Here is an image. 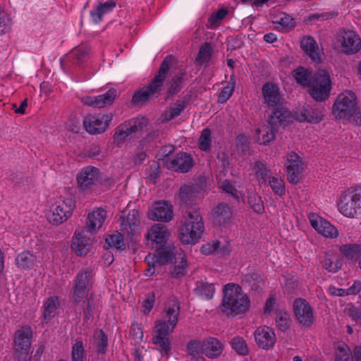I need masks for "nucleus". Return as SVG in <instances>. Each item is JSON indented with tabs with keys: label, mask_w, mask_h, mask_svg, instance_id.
<instances>
[{
	"label": "nucleus",
	"mask_w": 361,
	"mask_h": 361,
	"mask_svg": "<svg viewBox=\"0 0 361 361\" xmlns=\"http://www.w3.org/2000/svg\"><path fill=\"white\" fill-rule=\"evenodd\" d=\"M113 116L112 114L98 115L90 114L84 118L83 126L90 134H100L105 132L109 128Z\"/></svg>",
	"instance_id": "nucleus-15"
},
{
	"label": "nucleus",
	"mask_w": 361,
	"mask_h": 361,
	"mask_svg": "<svg viewBox=\"0 0 361 361\" xmlns=\"http://www.w3.org/2000/svg\"><path fill=\"white\" fill-rule=\"evenodd\" d=\"M188 354L192 358H197L204 354L203 341L198 340H190L186 345Z\"/></svg>",
	"instance_id": "nucleus-50"
},
{
	"label": "nucleus",
	"mask_w": 361,
	"mask_h": 361,
	"mask_svg": "<svg viewBox=\"0 0 361 361\" xmlns=\"http://www.w3.org/2000/svg\"><path fill=\"white\" fill-rule=\"evenodd\" d=\"M247 203L255 212L262 214L264 212V203L261 196L257 193L254 192H248Z\"/></svg>",
	"instance_id": "nucleus-48"
},
{
	"label": "nucleus",
	"mask_w": 361,
	"mask_h": 361,
	"mask_svg": "<svg viewBox=\"0 0 361 361\" xmlns=\"http://www.w3.org/2000/svg\"><path fill=\"white\" fill-rule=\"evenodd\" d=\"M204 354L209 358L219 357L224 350L223 343L216 338L209 337L203 341Z\"/></svg>",
	"instance_id": "nucleus-31"
},
{
	"label": "nucleus",
	"mask_w": 361,
	"mask_h": 361,
	"mask_svg": "<svg viewBox=\"0 0 361 361\" xmlns=\"http://www.w3.org/2000/svg\"><path fill=\"white\" fill-rule=\"evenodd\" d=\"M88 233H83V230L81 229L78 233H75V236L73 238L71 248L75 252L78 256H85L88 252H90L93 247V238Z\"/></svg>",
	"instance_id": "nucleus-21"
},
{
	"label": "nucleus",
	"mask_w": 361,
	"mask_h": 361,
	"mask_svg": "<svg viewBox=\"0 0 361 361\" xmlns=\"http://www.w3.org/2000/svg\"><path fill=\"white\" fill-rule=\"evenodd\" d=\"M157 253L156 263L159 266L169 264L176 259L175 247L168 243L154 250Z\"/></svg>",
	"instance_id": "nucleus-32"
},
{
	"label": "nucleus",
	"mask_w": 361,
	"mask_h": 361,
	"mask_svg": "<svg viewBox=\"0 0 361 361\" xmlns=\"http://www.w3.org/2000/svg\"><path fill=\"white\" fill-rule=\"evenodd\" d=\"M90 49L87 46H80L73 49L69 54L68 58L74 64L83 63L89 55Z\"/></svg>",
	"instance_id": "nucleus-41"
},
{
	"label": "nucleus",
	"mask_w": 361,
	"mask_h": 361,
	"mask_svg": "<svg viewBox=\"0 0 361 361\" xmlns=\"http://www.w3.org/2000/svg\"><path fill=\"white\" fill-rule=\"evenodd\" d=\"M173 60L172 55L166 56L149 84L134 93L132 102L135 105L142 104L152 98L158 97L161 94L164 87V82L169 76Z\"/></svg>",
	"instance_id": "nucleus-3"
},
{
	"label": "nucleus",
	"mask_w": 361,
	"mask_h": 361,
	"mask_svg": "<svg viewBox=\"0 0 361 361\" xmlns=\"http://www.w3.org/2000/svg\"><path fill=\"white\" fill-rule=\"evenodd\" d=\"M212 214L214 222L221 226H226L231 221L232 211L226 203H219L217 206L214 207Z\"/></svg>",
	"instance_id": "nucleus-29"
},
{
	"label": "nucleus",
	"mask_w": 361,
	"mask_h": 361,
	"mask_svg": "<svg viewBox=\"0 0 361 361\" xmlns=\"http://www.w3.org/2000/svg\"><path fill=\"white\" fill-rule=\"evenodd\" d=\"M190 98V95H185L181 100H177L174 104V106L170 107L169 112L166 114V118L164 121H169L179 116L187 107Z\"/></svg>",
	"instance_id": "nucleus-39"
},
{
	"label": "nucleus",
	"mask_w": 361,
	"mask_h": 361,
	"mask_svg": "<svg viewBox=\"0 0 361 361\" xmlns=\"http://www.w3.org/2000/svg\"><path fill=\"white\" fill-rule=\"evenodd\" d=\"M222 292L223 297L219 308L224 315L234 317L249 310L250 298L240 285L234 283H227L224 286Z\"/></svg>",
	"instance_id": "nucleus-2"
},
{
	"label": "nucleus",
	"mask_w": 361,
	"mask_h": 361,
	"mask_svg": "<svg viewBox=\"0 0 361 361\" xmlns=\"http://www.w3.org/2000/svg\"><path fill=\"white\" fill-rule=\"evenodd\" d=\"M195 193V188L193 186L187 185L181 186L179 190V198L182 204L186 206L191 204Z\"/></svg>",
	"instance_id": "nucleus-51"
},
{
	"label": "nucleus",
	"mask_w": 361,
	"mask_h": 361,
	"mask_svg": "<svg viewBox=\"0 0 361 361\" xmlns=\"http://www.w3.org/2000/svg\"><path fill=\"white\" fill-rule=\"evenodd\" d=\"M180 314V306L177 301L166 307L162 319L155 322L153 343L160 348L161 353L168 355L171 350V341L168 336L176 326Z\"/></svg>",
	"instance_id": "nucleus-1"
},
{
	"label": "nucleus",
	"mask_w": 361,
	"mask_h": 361,
	"mask_svg": "<svg viewBox=\"0 0 361 361\" xmlns=\"http://www.w3.org/2000/svg\"><path fill=\"white\" fill-rule=\"evenodd\" d=\"M71 361H86L87 355L85 344L80 338H77L71 348Z\"/></svg>",
	"instance_id": "nucleus-45"
},
{
	"label": "nucleus",
	"mask_w": 361,
	"mask_h": 361,
	"mask_svg": "<svg viewBox=\"0 0 361 361\" xmlns=\"http://www.w3.org/2000/svg\"><path fill=\"white\" fill-rule=\"evenodd\" d=\"M130 336L136 341L140 342L143 339V331L140 325L136 322L131 324Z\"/></svg>",
	"instance_id": "nucleus-63"
},
{
	"label": "nucleus",
	"mask_w": 361,
	"mask_h": 361,
	"mask_svg": "<svg viewBox=\"0 0 361 361\" xmlns=\"http://www.w3.org/2000/svg\"><path fill=\"white\" fill-rule=\"evenodd\" d=\"M334 361H353V357L347 345L338 347Z\"/></svg>",
	"instance_id": "nucleus-59"
},
{
	"label": "nucleus",
	"mask_w": 361,
	"mask_h": 361,
	"mask_svg": "<svg viewBox=\"0 0 361 361\" xmlns=\"http://www.w3.org/2000/svg\"><path fill=\"white\" fill-rule=\"evenodd\" d=\"M120 228L126 235V238L131 241L136 240L140 233V218L139 212L136 209L123 211L118 219Z\"/></svg>",
	"instance_id": "nucleus-11"
},
{
	"label": "nucleus",
	"mask_w": 361,
	"mask_h": 361,
	"mask_svg": "<svg viewBox=\"0 0 361 361\" xmlns=\"http://www.w3.org/2000/svg\"><path fill=\"white\" fill-rule=\"evenodd\" d=\"M96 343L97 353L98 355H104L108 347V336L102 329H97L94 333Z\"/></svg>",
	"instance_id": "nucleus-44"
},
{
	"label": "nucleus",
	"mask_w": 361,
	"mask_h": 361,
	"mask_svg": "<svg viewBox=\"0 0 361 361\" xmlns=\"http://www.w3.org/2000/svg\"><path fill=\"white\" fill-rule=\"evenodd\" d=\"M293 312L298 322L305 327H310L314 322L313 309L304 298H296L293 302Z\"/></svg>",
	"instance_id": "nucleus-16"
},
{
	"label": "nucleus",
	"mask_w": 361,
	"mask_h": 361,
	"mask_svg": "<svg viewBox=\"0 0 361 361\" xmlns=\"http://www.w3.org/2000/svg\"><path fill=\"white\" fill-rule=\"evenodd\" d=\"M148 123V119L145 117H137L125 121L116 128L114 139L117 144H121L128 136L142 131L147 126Z\"/></svg>",
	"instance_id": "nucleus-13"
},
{
	"label": "nucleus",
	"mask_w": 361,
	"mask_h": 361,
	"mask_svg": "<svg viewBox=\"0 0 361 361\" xmlns=\"http://www.w3.org/2000/svg\"><path fill=\"white\" fill-rule=\"evenodd\" d=\"M211 130L207 128L201 133L199 139V148L204 152H209L211 149Z\"/></svg>",
	"instance_id": "nucleus-56"
},
{
	"label": "nucleus",
	"mask_w": 361,
	"mask_h": 361,
	"mask_svg": "<svg viewBox=\"0 0 361 361\" xmlns=\"http://www.w3.org/2000/svg\"><path fill=\"white\" fill-rule=\"evenodd\" d=\"M106 217V212L102 209H97L89 213L85 225L82 228L83 233H88L91 235L98 231L102 226Z\"/></svg>",
	"instance_id": "nucleus-24"
},
{
	"label": "nucleus",
	"mask_w": 361,
	"mask_h": 361,
	"mask_svg": "<svg viewBox=\"0 0 361 361\" xmlns=\"http://www.w3.org/2000/svg\"><path fill=\"white\" fill-rule=\"evenodd\" d=\"M93 284L92 271L90 269H82L76 275L73 288V304H79L87 296Z\"/></svg>",
	"instance_id": "nucleus-10"
},
{
	"label": "nucleus",
	"mask_w": 361,
	"mask_h": 361,
	"mask_svg": "<svg viewBox=\"0 0 361 361\" xmlns=\"http://www.w3.org/2000/svg\"><path fill=\"white\" fill-rule=\"evenodd\" d=\"M212 47L210 43L204 42L201 45L196 61L200 63L208 62L212 54Z\"/></svg>",
	"instance_id": "nucleus-55"
},
{
	"label": "nucleus",
	"mask_w": 361,
	"mask_h": 361,
	"mask_svg": "<svg viewBox=\"0 0 361 361\" xmlns=\"http://www.w3.org/2000/svg\"><path fill=\"white\" fill-rule=\"evenodd\" d=\"M99 169L87 166L81 169L77 175V183L78 188L82 191H89L96 185L99 178Z\"/></svg>",
	"instance_id": "nucleus-18"
},
{
	"label": "nucleus",
	"mask_w": 361,
	"mask_h": 361,
	"mask_svg": "<svg viewBox=\"0 0 361 361\" xmlns=\"http://www.w3.org/2000/svg\"><path fill=\"white\" fill-rule=\"evenodd\" d=\"M310 95L317 102H325L331 94L332 82L329 72L319 69L313 73L308 86Z\"/></svg>",
	"instance_id": "nucleus-5"
},
{
	"label": "nucleus",
	"mask_w": 361,
	"mask_h": 361,
	"mask_svg": "<svg viewBox=\"0 0 361 361\" xmlns=\"http://www.w3.org/2000/svg\"><path fill=\"white\" fill-rule=\"evenodd\" d=\"M340 252L348 259L360 261L361 258V245L348 243L342 245L339 247Z\"/></svg>",
	"instance_id": "nucleus-36"
},
{
	"label": "nucleus",
	"mask_w": 361,
	"mask_h": 361,
	"mask_svg": "<svg viewBox=\"0 0 361 361\" xmlns=\"http://www.w3.org/2000/svg\"><path fill=\"white\" fill-rule=\"evenodd\" d=\"M155 302V293L151 292L146 295V298L143 300L144 313L148 314L152 309Z\"/></svg>",
	"instance_id": "nucleus-64"
},
{
	"label": "nucleus",
	"mask_w": 361,
	"mask_h": 361,
	"mask_svg": "<svg viewBox=\"0 0 361 361\" xmlns=\"http://www.w3.org/2000/svg\"><path fill=\"white\" fill-rule=\"evenodd\" d=\"M148 216L153 221H169L173 217L172 206L166 201L156 202L149 211Z\"/></svg>",
	"instance_id": "nucleus-25"
},
{
	"label": "nucleus",
	"mask_w": 361,
	"mask_h": 361,
	"mask_svg": "<svg viewBox=\"0 0 361 361\" xmlns=\"http://www.w3.org/2000/svg\"><path fill=\"white\" fill-rule=\"evenodd\" d=\"M75 207V202L72 198L60 199L52 205L47 220L53 225H60L71 216Z\"/></svg>",
	"instance_id": "nucleus-9"
},
{
	"label": "nucleus",
	"mask_w": 361,
	"mask_h": 361,
	"mask_svg": "<svg viewBox=\"0 0 361 361\" xmlns=\"http://www.w3.org/2000/svg\"><path fill=\"white\" fill-rule=\"evenodd\" d=\"M170 233L162 224H156L151 227L146 235L147 244L155 250L168 244Z\"/></svg>",
	"instance_id": "nucleus-19"
},
{
	"label": "nucleus",
	"mask_w": 361,
	"mask_h": 361,
	"mask_svg": "<svg viewBox=\"0 0 361 361\" xmlns=\"http://www.w3.org/2000/svg\"><path fill=\"white\" fill-rule=\"evenodd\" d=\"M341 46L346 54H353L361 49V39L353 30L345 31L342 35Z\"/></svg>",
	"instance_id": "nucleus-27"
},
{
	"label": "nucleus",
	"mask_w": 361,
	"mask_h": 361,
	"mask_svg": "<svg viewBox=\"0 0 361 361\" xmlns=\"http://www.w3.org/2000/svg\"><path fill=\"white\" fill-rule=\"evenodd\" d=\"M236 147L240 153L245 154L250 149V142L248 137L243 134L237 136L235 140Z\"/></svg>",
	"instance_id": "nucleus-60"
},
{
	"label": "nucleus",
	"mask_w": 361,
	"mask_h": 361,
	"mask_svg": "<svg viewBox=\"0 0 361 361\" xmlns=\"http://www.w3.org/2000/svg\"><path fill=\"white\" fill-rule=\"evenodd\" d=\"M170 149L163 159V163L166 167L178 173H188L194 166V160L192 156L185 152H179L174 157L169 156L173 151V146L169 147Z\"/></svg>",
	"instance_id": "nucleus-12"
},
{
	"label": "nucleus",
	"mask_w": 361,
	"mask_h": 361,
	"mask_svg": "<svg viewBox=\"0 0 361 361\" xmlns=\"http://www.w3.org/2000/svg\"><path fill=\"white\" fill-rule=\"evenodd\" d=\"M195 292L197 295L207 300H210L215 293L214 284L208 282L198 281L196 283Z\"/></svg>",
	"instance_id": "nucleus-43"
},
{
	"label": "nucleus",
	"mask_w": 361,
	"mask_h": 361,
	"mask_svg": "<svg viewBox=\"0 0 361 361\" xmlns=\"http://www.w3.org/2000/svg\"><path fill=\"white\" fill-rule=\"evenodd\" d=\"M254 336L257 345L263 350H267L272 348L276 341L274 330L267 326L257 328Z\"/></svg>",
	"instance_id": "nucleus-22"
},
{
	"label": "nucleus",
	"mask_w": 361,
	"mask_h": 361,
	"mask_svg": "<svg viewBox=\"0 0 361 361\" xmlns=\"http://www.w3.org/2000/svg\"><path fill=\"white\" fill-rule=\"evenodd\" d=\"M116 6L115 0H108L106 2H100L94 10L91 11L90 16L95 23L102 20L104 14L111 12Z\"/></svg>",
	"instance_id": "nucleus-35"
},
{
	"label": "nucleus",
	"mask_w": 361,
	"mask_h": 361,
	"mask_svg": "<svg viewBox=\"0 0 361 361\" xmlns=\"http://www.w3.org/2000/svg\"><path fill=\"white\" fill-rule=\"evenodd\" d=\"M36 260V257L30 252H23L17 256L16 264L21 270L31 269L34 267Z\"/></svg>",
	"instance_id": "nucleus-38"
},
{
	"label": "nucleus",
	"mask_w": 361,
	"mask_h": 361,
	"mask_svg": "<svg viewBox=\"0 0 361 361\" xmlns=\"http://www.w3.org/2000/svg\"><path fill=\"white\" fill-rule=\"evenodd\" d=\"M242 283L252 290H262L263 285L262 275L259 271H251L243 276Z\"/></svg>",
	"instance_id": "nucleus-37"
},
{
	"label": "nucleus",
	"mask_w": 361,
	"mask_h": 361,
	"mask_svg": "<svg viewBox=\"0 0 361 361\" xmlns=\"http://www.w3.org/2000/svg\"><path fill=\"white\" fill-rule=\"evenodd\" d=\"M323 118L322 111L311 104H305L297 113L296 119L300 122L307 121L311 123H318Z\"/></svg>",
	"instance_id": "nucleus-28"
},
{
	"label": "nucleus",
	"mask_w": 361,
	"mask_h": 361,
	"mask_svg": "<svg viewBox=\"0 0 361 361\" xmlns=\"http://www.w3.org/2000/svg\"><path fill=\"white\" fill-rule=\"evenodd\" d=\"M340 212L348 218L361 214V186L350 188L341 195L338 204Z\"/></svg>",
	"instance_id": "nucleus-7"
},
{
	"label": "nucleus",
	"mask_w": 361,
	"mask_h": 361,
	"mask_svg": "<svg viewBox=\"0 0 361 361\" xmlns=\"http://www.w3.org/2000/svg\"><path fill=\"white\" fill-rule=\"evenodd\" d=\"M286 175L289 183L296 185L302 178L304 170L303 163L294 152H291L286 157Z\"/></svg>",
	"instance_id": "nucleus-17"
},
{
	"label": "nucleus",
	"mask_w": 361,
	"mask_h": 361,
	"mask_svg": "<svg viewBox=\"0 0 361 361\" xmlns=\"http://www.w3.org/2000/svg\"><path fill=\"white\" fill-rule=\"evenodd\" d=\"M262 94L264 99V102L269 108L273 109L272 111L281 107L287 109L281 103V97L279 93V88L276 84L272 82L264 83L262 87Z\"/></svg>",
	"instance_id": "nucleus-20"
},
{
	"label": "nucleus",
	"mask_w": 361,
	"mask_h": 361,
	"mask_svg": "<svg viewBox=\"0 0 361 361\" xmlns=\"http://www.w3.org/2000/svg\"><path fill=\"white\" fill-rule=\"evenodd\" d=\"M302 49L309 56L314 62L319 63L320 57L318 52V46L314 39L311 37H304L300 42Z\"/></svg>",
	"instance_id": "nucleus-33"
},
{
	"label": "nucleus",
	"mask_w": 361,
	"mask_h": 361,
	"mask_svg": "<svg viewBox=\"0 0 361 361\" xmlns=\"http://www.w3.org/2000/svg\"><path fill=\"white\" fill-rule=\"evenodd\" d=\"M124 235L123 233H119L116 231L113 235H109L108 238H106V243L108 244L109 247H114L119 250H123L126 248V245L124 243Z\"/></svg>",
	"instance_id": "nucleus-52"
},
{
	"label": "nucleus",
	"mask_w": 361,
	"mask_h": 361,
	"mask_svg": "<svg viewBox=\"0 0 361 361\" xmlns=\"http://www.w3.org/2000/svg\"><path fill=\"white\" fill-rule=\"evenodd\" d=\"M186 71L180 70L179 73L173 75L171 80V85L166 91V99H168L177 94L183 87L185 80Z\"/></svg>",
	"instance_id": "nucleus-34"
},
{
	"label": "nucleus",
	"mask_w": 361,
	"mask_h": 361,
	"mask_svg": "<svg viewBox=\"0 0 361 361\" xmlns=\"http://www.w3.org/2000/svg\"><path fill=\"white\" fill-rule=\"evenodd\" d=\"M234 90V83L229 82L226 86L224 87L219 94L218 102L221 104L225 103L230 99Z\"/></svg>",
	"instance_id": "nucleus-62"
},
{
	"label": "nucleus",
	"mask_w": 361,
	"mask_h": 361,
	"mask_svg": "<svg viewBox=\"0 0 361 361\" xmlns=\"http://www.w3.org/2000/svg\"><path fill=\"white\" fill-rule=\"evenodd\" d=\"M323 269L329 273H336L341 269L343 259L341 257L331 252H325L323 259L320 261Z\"/></svg>",
	"instance_id": "nucleus-30"
},
{
	"label": "nucleus",
	"mask_w": 361,
	"mask_h": 361,
	"mask_svg": "<svg viewBox=\"0 0 361 361\" xmlns=\"http://www.w3.org/2000/svg\"><path fill=\"white\" fill-rule=\"evenodd\" d=\"M33 331L30 325H24L14 334V346L18 360H25L29 354Z\"/></svg>",
	"instance_id": "nucleus-14"
},
{
	"label": "nucleus",
	"mask_w": 361,
	"mask_h": 361,
	"mask_svg": "<svg viewBox=\"0 0 361 361\" xmlns=\"http://www.w3.org/2000/svg\"><path fill=\"white\" fill-rule=\"evenodd\" d=\"M312 72L302 66H299L293 71V75L297 83L303 87H308L312 80Z\"/></svg>",
	"instance_id": "nucleus-42"
},
{
	"label": "nucleus",
	"mask_w": 361,
	"mask_h": 361,
	"mask_svg": "<svg viewBox=\"0 0 361 361\" xmlns=\"http://www.w3.org/2000/svg\"><path fill=\"white\" fill-rule=\"evenodd\" d=\"M357 109V97L352 91L339 94L333 105L332 113L336 118H350Z\"/></svg>",
	"instance_id": "nucleus-8"
},
{
	"label": "nucleus",
	"mask_w": 361,
	"mask_h": 361,
	"mask_svg": "<svg viewBox=\"0 0 361 361\" xmlns=\"http://www.w3.org/2000/svg\"><path fill=\"white\" fill-rule=\"evenodd\" d=\"M116 90L114 88L109 90L105 94L94 97H85L82 99L85 105L93 106L94 108H104L107 105H111L115 100Z\"/></svg>",
	"instance_id": "nucleus-26"
},
{
	"label": "nucleus",
	"mask_w": 361,
	"mask_h": 361,
	"mask_svg": "<svg viewBox=\"0 0 361 361\" xmlns=\"http://www.w3.org/2000/svg\"><path fill=\"white\" fill-rule=\"evenodd\" d=\"M309 220L311 226L324 236L334 238L338 235L336 228L321 216L311 214L309 215Z\"/></svg>",
	"instance_id": "nucleus-23"
},
{
	"label": "nucleus",
	"mask_w": 361,
	"mask_h": 361,
	"mask_svg": "<svg viewBox=\"0 0 361 361\" xmlns=\"http://www.w3.org/2000/svg\"><path fill=\"white\" fill-rule=\"evenodd\" d=\"M228 13V10L226 8L219 9L216 13L211 15L209 18L208 27H214L219 25V21L222 20Z\"/></svg>",
	"instance_id": "nucleus-61"
},
{
	"label": "nucleus",
	"mask_w": 361,
	"mask_h": 361,
	"mask_svg": "<svg viewBox=\"0 0 361 361\" xmlns=\"http://www.w3.org/2000/svg\"><path fill=\"white\" fill-rule=\"evenodd\" d=\"M59 306V301L58 297L52 296L47 298L43 305V317L44 320L49 321L52 319L55 316Z\"/></svg>",
	"instance_id": "nucleus-40"
},
{
	"label": "nucleus",
	"mask_w": 361,
	"mask_h": 361,
	"mask_svg": "<svg viewBox=\"0 0 361 361\" xmlns=\"http://www.w3.org/2000/svg\"><path fill=\"white\" fill-rule=\"evenodd\" d=\"M291 119V114L288 109L279 108L272 111L269 116L268 123L270 125V129L264 127L262 129H257V133L260 134L264 133L262 136L261 145H267L271 140L275 139L276 133L279 126H287Z\"/></svg>",
	"instance_id": "nucleus-6"
},
{
	"label": "nucleus",
	"mask_w": 361,
	"mask_h": 361,
	"mask_svg": "<svg viewBox=\"0 0 361 361\" xmlns=\"http://www.w3.org/2000/svg\"><path fill=\"white\" fill-rule=\"evenodd\" d=\"M179 255L180 262L178 264L177 259H174V265L169 271L170 276L175 279H179L186 274L185 269L188 266L186 257L185 255L180 254Z\"/></svg>",
	"instance_id": "nucleus-47"
},
{
	"label": "nucleus",
	"mask_w": 361,
	"mask_h": 361,
	"mask_svg": "<svg viewBox=\"0 0 361 361\" xmlns=\"http://www.w3.org/2000/svg\"><path fill=\"white\" fill-rule=\"evenodd\" d=\"M221 188L225 192L231 195L238 202L242 197L241 192L228 180H224L221 183Z\"/></svg>",
	"instance_id": "nucleus-58"
},
{
	"label": "nucleus",
	"mask_w": 361,
	"mask_h": 361,
	"mask_svg": "<svg viewBox=\"0 0 361 361\" xmlns=\"http://www.w3.org/2000/svg\"><path fill=\"white\" fill-rule=\"evenodd\" d=\"M269 181V185L275 195L283 196L285 194V183L281 178L271 176Z\"/></svg>",
	"instance_id": "nucleus-54"
},
{
	"label": "nucleus",
	"mask_w": 361,
	"mask_h": 361,
	"mask_svg": "<svg viewBox=\"0 0 361 361\" xmlns=\"http://www.w3.org/2000/svg\"><path fill=\"white\" fill-rule=\"evenodd\" d=\"M185 221L180 228V240L184 244H195L204 231L202 217L196 209L185 212Z\"/></svg>",
	"instance_id": "nucleus-4"
},
{
	"label": "nucleus",
	"mask_w": 361,
	"mask_h": 361,
	"mask_svg": "<svg viewBox=\"0 0 361 361\" xmlns=\"http://www.w3.org/2000/svg\"><path fill=\"white\" fill-rule=\"evenodd\" d=\"M276 327L282 332H286L290 328V318L287 312L278 311L275 318Z\"/></svg>",
	"instance_id": "nucleus-49"
},
{
	"label": "nucleus",
	"mask_w": 361,
	"mask_h": 361,
	"mask_svg": "<svg viewBox=\"0 0 361 361\" xmlns=\"http://www.w3.org/2000/svg\"><path fill=\"white\" fill-rule=\"evenodd\" d=\"M230 344L232 348L240 355H247L249 353V349L247 348L245 341L239 336H235L231 339Z\"/></svg>",
	"instance_id": "nucleus-53"
},
{
	"label": "nucleus",
	"mask_w": 361,
	"mask_h": 361,
	"mask_svg": "<svg viewBox=\"0 0 361 361\" xmlns=\"http://www.w3.org/2000/svg\"><path fill=\"white\" fill-rule=\"evenodd\" d=\"M253 170L255 172L259 184L266 183L271 177V171L267 167L264 163L260 161L255 162Z\"/></svg>",
	"instance_id": "nucleus-46"
},
{
	"label": "nucleus",
	"mask_w": 361,
	"mask_h": 361,
	"mask_svg": "<svg viewBox=\"0 0 361 361\" xmlns=\"http://www.w3.org/2000/svg\"><path fill=\"white\" fill-rule=\"evenodd\" d=\"M274 23L280 25L281 29L285 32H289L295 26L294 19L288 14H283L279 20H276Z\"/></svg>",
	"instance_id": "nucleus-57"
}]
</instances>
